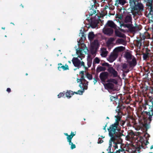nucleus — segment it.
Wrapping results in <instances>:
<instances>
[{"mask_svg":"<svg viewBox=\"0 0 153 153\" xmlns=\"http://www.w3.org/2000/svg\"><path fill=\"white\" fill-rule=\"evenodd\" d=\"M84 50V49L81 48H79L78 50H77L76 53L78 55V57H74L73 58L72 60L74 66L77 67L78 68L82 66L85 69H87V68L85 66L84 62L83 61L81 62L78 58V57H79L82 60V58L84 57L85 55L83 53V51Z\"/></svg>","mask_w":153,"mask_h":153,"instance_id":"f257e3e1","label":"nucleus"},{"mask_svg":"<svg viewBox=\"0 0 153 153\" xmlns=\"http://www.w3.org/2000/svg\"><path fill=\"white\" fill-rule=\"evenodd\" d=\"M122 115H117L114 116L115 122L113 124H124L126 122L127 123V124H130L131 123L133 124H137L135 123V120L133 117H128L126 120H123L122 118Z\"/></svg>","mask_w":153,"mask_h":153,"instance_id":"f03ea898","label":"nucleus"},{"mask_svg":"<svg viewBox=\"0 0 153 153\" xmlns=\"http://www.w3.org/2000/svg\"><path fill=\"white\" fill-rule=\"evenodd\" d=\"M120 128L119 125H111L108 129L109 132V135L112 137L114 134L117 137H119L121 135V133L118 131L120 130Z\"/></svg>","mask_w":153,"mask_h":153,"instance_id":"7ed1b4c3","label":"nucleus"},{"mask_svg":"<svg viewBox=\"0 0 153 153\" xmlns=\"http://www.w3.org/2000/svg\"><path fill=\"white\" fill-rule=\"evenodd\" d=\"M88 20L90 22V25L92 28L96 27L97 24L101 21V20L100 19V17L98 16H95L94 18L92 17L90 19H88Z\"/></svg>","mask_w":153,"mask_h":153,"instance_id":"20e7f679","label":"nucleus"},{"mask_svg":"<svg viewBox=\"0 0 153 153\" xmlns=\"http://www.w3.org/2000/svg\"><path fill=\"white\" fill-rule=\"evenodd\" d=\"M142 108L144 109V112L148 116V119L150 121H151L152 120V115H151L150 112H152L153 110V109L150 107L145 102L143 105Z\"/></svg>","mask_w":153,"mask_h":153,"instance_id":"39448f33","label":"nucleus"},{"mask_svg":"<svg viewBox=\"0 0 153 153\" xmlns=\"http://www.w3.org/2000/svg\"><path fill=\"white\" fill-rule=\"evenodd\" d=\"M94 4L91 5V7L88 10V15L89 16H92L93 14H95L97 16V13L96 12L97 10V6L96 4H97V2L96 0H93Z\"/></svg>","mask_w":153,"mask_h":153,"instance_id":"423d86ee","label":"nucleus"},{"mask_svg":"<svg viewBox=\"0 0 153 153\" xmlns=\"http://www.w3.org/2000/svg\"><path fill=\"white\" fill-rule=\"evenodd\" d=\"M121 25L125 27H126L128 28L129 31L131 32H135L136 30V29L140 30L138 26L134 27L133 26L132 23L125 24L123 23L121 24Z\"/></svg>","mask_w":153,"mask_h":153,"instance_id":"0eeeda50","label":"nucleus"},{"mask_svg":"<svg viewBox=\"0 0 153 153\" xmlns=\"http://www.w3.org/2000/svg\"><path fill=\"white\" fill-rule=\"evenodd\" d=\"M109 74L107 72H103L99 75V77L102 83H105L108 79Z\"/></svg>","mask_w":153,"mask_h":153,"instance_id":"6e6552de","label":"nucleus"},{"mask_svg":"<svg viewBox=\"0 0 153 153\" xmlns=\"http://www.w3.org/2000/svg\"><path fill=\"white\" fill-rule=\"evenodd\" d=\"M146 3V6L147 7L146 10L149 11V13L153 14V0H145Z\"/></svg>","mask_w":153,"mask_h":153,"instance_id":"1a4fd4ad","label":"nucleus"},{"mask_svg":"<svg viewBox=\"0 0 153 153\" xmlns=\"http://www.w3.org/2000/svg\"><path fill=\"white\" fill-rule=\"evenodd\" d=\"M118 54L117 53L115 52H113L111 53L107 60L110 62L111 63L114 62L117 57Z\"/></svg>","mask_w":153,"mask_h":153,"instance_id":"9d476101","label":"nucleus"},{"mask_svg":"<svg viewBox=\"0 0 153 153\" xmlns=\"http://www.w3.org/2000/svg\"><path fill=\"white\" fill-rule=\"evenodd\" d=\"M103 32L105 34L108 36H111L114 33V30L111 28L104 27L102 29Z\"/></svg>","mask_w":153,"mask_h":153,"instance_id":"9b49d317","label":"nucleus"},{"mask_svg":"<svg viewBox=\"0 0 153 153\" xmlns=\"http://www.w3.org/2000/svg\"><path fill=\"white\" fill-rule=\"evenodd\" d=\"M143 9V6L142 4L139 3V2L132 8V10H137L140 11L142 10Z\"/></svg>","mask_w":153,"mask_h":153,"instance_id":"f8f14e48","label":"nucleus"},{"mask_svg":"<svg viewBox=\"0 0 153 153\" xmlns=\"http://www.w3.org/2000/svg\"><path fill=\"white\" fill-rule=\"evenodd\" d=\"M124 22L126 24L132 23V18L131 15H127L126 16L124 19Z\"/></svg>","mask_w":153,"mask_h":153,"instance_id":"ddd939ff","label":"nucleus"},{"mask_svg":"<svg viewBox=\"0 0 153 153\" xmlns=\"http://www.w3.org/2000/svg\"><path fill=\"white\" fill-rule=\"evenodd\" d=\"M107 70L110 74L113 75V77L117 76V72L112 67L109 68Z\"/></svg>","mask_w":153,"mask_h":153,"instance_id":"4468645a","label":"nucleus"},{"mask_svg":"<svg viewBox=\"0 0 153 153\" xmlns=\"http://www.w3.org/2000/svg\"><path fill=\"white\" fill-rule=\"evenodd\" d=\"M127 3V2L126 0H116L115 5L118 7L119 5L123 6Z\"/></svg>","mask_w":153,"mask_h":153,"instance_id":"2eb2a0df","label":"nucleus"},{"mask_svg":"<svg viewBox=\"0 0 153 153\" xmlns=\"http://www.w3.org/2000/svg\"><path fill=\"white\" fill-rule=\"evenodd\" d=\"M106 25L109 27L114 29L117 28V25L115 24L114 22L111 20H108L107 21Z\"/></svg>","mask_w":153,"mask_h":153,"instance_id":"dca6fc26","label":"nucleus"},{"mask_svg":"<svg viewBox=\"0 0 153 153\" xmlns=\"http://www.w3.org/2000/svg\"><path fill=\"white\" fill-rule=\"evenodd\" d=\"M145 102L153 109V98L152 97H150L149 99L146 101Z\"/></svg>","mask_w":153,"mask_h":153,"instance_id":"f3484780","label":"nucleus"},{"mask_svg":"<svg viewBox=\"0 0 153 153\" xmlns=\"http://www.w3.org/2000/svg\"><path fill=\"white\" fill-rule=\"evenodd\" d=\"M126 62L130 67H134L137 65V61L134 57L131 61L128 60Z\"/></svg>","mask_w":153,"mask_h":153,"instance_id":"a211bd4d","label":"nucleus"},{"mask_svg":"<svg viewBox=\"0 0 153 153\" xmlns=\"http://www.w3.org/2000/svg\"><path fill=\"white\" fill-rule=\"evenodd\" d=\"M125 49V47L120 46L116 48L114 50V51L117 53L118 54L119 52L123 51Z\"/></svg>","mask_w":153,"mask_h":153,"instance_id":"6ab92c4d","label":"nucleus"},{"mask_svg":"<svg viewBox=\"0 0 153 153\" xmlns=\"http://www.w3.org/2000/svg\"><path fill=\"white\" fill-rule=\"evenodd\" d=\"M132 55L128 52H126L124 54V57L126 59V61L130 60L132 59Z\"/></svg>","mask_w":153,"mask_h":153,"instance_id":"aec40b11","label":"nucleus"},{"mask_svg":"<svg viewBox=\"0 0 153 153\" xmlns=\"http://www.w3.org/2000/svg\"><path fill=\"white\" fill-rule=\"evenodd\" d=\"M129 3L132 9L138 3V0H129Z\"/></svg>","mask_w":153,"mask_h":153,"instance_id":"412c9836","label":"nucleus"},{"mask_svg":"<svg viewBox=\"0 0 153 153\" xmlns=\"http://www.w3.org/2000/svg\"><path fill=\"white\" fill-rule=\"evenodd\" d=\"M105 88L107 89L112 90L113 89L114 87V85L111 83H108L105 84L104 85Z\"/></svg>","mask_w":153,"mask_h":153,"instance_id":"4be33fe9","label":"nucleus"},{"mask_svg":"<svg viewBox=\"0 0 153 153\" xmlns=\"http://www.w3.org/2000/svg\"><path fill=\"white\" fill-rule=\"evenodd\" d=\"M65 94L68 98H70L74 95L73 91L71 90H67L66 92L65 91Z\"/></svg>","mask_w":153,"mask_h":153,"instance_id":"5701e85b","label":"nucleus"},{"mask_svg":"<svg viewBox=\"0 0 153 153\" xmlns=\"http://www.w3.org/2000/svg\"><path fill=\"white\" fill-rule=\"evenodd\" d=\"M105 70L106 68L105 67L99 66L97 68L96 72L98 73L101 71H104Z\"/></svg>","mask_w":153,"mask_h":153,"instance_id":"b1692460","label":"nucleus"},{"mask_svg":"<svg viewBox=\"0 0 153 153\" xmlns=\"http://www.w3.org/2000/svg\"><path fill=\"white\" fill-rule=\"evenodd\" d=\"M116 35L118 37L123 38L124 37L125 35L119 31H115Z\"/></svg>","mask_w":153,"mask_h":153,"instance_id":"393cba45","label":"nucleus"},{"mask_svg":"<svg viewBox=\"0 0 153 153\" xmlns=\"http://www.w3.org/2000/svg\"><path fill=\"white\" fill-rule=\"evenodd\" d=\"M144 137L146 138V141H144V144L146 145H147L149 143L148 140L149 139L148 138L149 137V135L147 133H146L144 134Z\"/></svg>","mask_w":153,"mask_h":153,"instance_id":"a878e982","label":"nucleus"},{"mask_svg":"<svg viewBox=\"0 0 153 153\" xmlns=\"http://www.w3.org/2000/svg\"><path fill=\"white\" fill-rule=\"evenodd\" d=\"M142 39H141L140 40L136 41V45L137 47H138L140 49L141 47L142 46Z\"/></svg>","mask_w":153,"mask_h":153,"instance_id":"bb28decb","label":"nucleus"},{"mask_svg":"<svg viewBox=\"0 0 153 153\" xmlns=\"http://www.w3.org/2000/svg\"><path fill=\"white\" fill-rule=\"evenodd\" d=\"M62 68L63 70H69V67L68 65L65 64V66L64 65L61 66H59L58 67V69L59 70H60V68Z\"/></svg>","mask_w":153,"mask_h":153,"instance_id":"cd10ccee","label":"nucleus"},{"mask_svg":"<svg viewBox=\"0 0 153 153\" xmlns=\"http://www.w3.org/2000/svg\"><path fill=\"white\" fill-rule=\"evenodd\" d=\"M94 37V33L92 32H90L88 34V38L90 40L93 39Z\"/></svg>","mask_w":153,"mask_h":153,"instance_id":"c85d7f7f","label":"nucleus"},{"mask_svg":"<svg viewBox=\"0 0 153 153\" xmlns=\"http://www.w3.org/2000/svg\"><path fill=\"white\" fill-rule=\"evenodd\" d=\"M79 80L81 81V83L79 85V86L81 88H82L83 85H84L83 84L82 82V81H86V80L84 79V75H81V79H80Z\"/></svg>","mask_w":153,"mask_h":153,"instance_id":"c756f323","label":"nucleus"},{"mask_svg":"<svg viewBox=\"0 0 153 153\" xmlns=\"http://www.w3.org/2000/svg\"><path fill=\"white\" fill-rule=\"evenodd\" d=\"M143 60H146L149 59L150 57V54H148L147 53H143Z\"/></svg>","mask_w":153,"mask_h":153,"instance_id":"7c9ffc66","label":"nucleus"},{"mask_svg":"<svg viewBox=\"0 0 153 153\" xmlns=\"http://www.w3.org/2000/svg\"><path fill=\"white\" fill-rule=\"evenodd\" d=\"M92 46L94 47H96L99 45V43L97 40H95L92 44Z\"/></svg>","mask_w":153,"mask_h":153,"instance_id":"2f4dec72","label":"nucleus"},{"mask_svg":"<svg viewBox=\"0 0 153 153\" xmlns=\"http://www.w3.org/2000/svg\"><path fill=\"white\" fill-rule=\"evenodd\" d=\"M107 82H111L115 84H117V81L114 79H108L107 81Z\"/></svg>","mask_w":153,"mask_h":153,"instance_id":"473e14b6","label":"nucleus"},{"mask_svg":"<svg viewBox=\"0 0 153 153\" xmlns=\"http://www.w3.org/2000/svg\"><path fill=\"white\" fill-rule=\"evenodd\" d=\"M92 59L91 58H88L87 59V65L88 68L90 67L91 65Z\"/></svg>","mask_w":153,"mask_h":153,"instance_id":"72a5a7b5","label":"nucleus"},{"mask_svg":"<svg viewBox=\"0 0 153 153\" xmlns=\"http://www.w3.org/2000/svg\"><path fill=\"white\" fill-rule=\"evenodd\" d=\"M85 35L84 32H82L81 33V37L80 41H81V40L82 41H84V40H85Z\"/></svg>","mask_w":153,"mask_h":153,"instance_id":"f704fd0d","label":"nucleus"},{"mask_svg":"<svg viewBox=\"0 0 153 153\" xmlns=\"http://www.w3.org/2000/svg\"><path fill=\"white\" fill-rule=\"evenodd\" d=\"M115 111L117 112V115H122V111L120 110V109L119 108V106H117L116 109L115 110Z\"/></svg>","mask_w":153,"mask_h":153,"instance_id":"c9c22d12","label":"nucleus"},{"mask_svg":"<svg viewBox=\"0 0 153 153\" xmlns=\"http://www.w3.org/2000/svg\"><path fill=\"white\" fill-rule=\"evenodd\" d=\"M108 54V51H103L102 52L101 55L102 57H105L107 56Z\"/></svg>","mask_w":153,"mask_h":153,"instance_id":"e433bc0d","label":"nucleus"},{"mask_svg":"<svg viewBox=\"0 0 153 153\" xmlns=\"http://www.w3.org/2000/svg\"><path fill=\"white\" fill-rule=\"evenodd\" d=\"M125 42V40L122 39H119L116 41V42L119 44H122Z\"/></svg>","mask_w":153,"mask_h":153,"instance_id":"4c0bfd02","label":"nucleus"},{"mask_svg":"<svg viewBox=\"0 0 153 153\" xmlns=\"http://www.w3.org/2000/svg\"><path fill=\"white\" fill-rule=\"evenodd\" d=\"M118 97L117 96L115 97L113 96L112 95H110V100L111 101H114L117 99Z\"/></svg>","mask_w":153,"mask_h":153,"instance_id":"58836bf2","label":"nucleus"},{"mask_svg":"<svg viewBox=\"0 0 153 153\" xmlns=\"http://www.w3.org/2000/svg\"><path fill=\"white\" fill-rule=\"evenodd\" d=\"M69 142V144L71 146V149H73L76 148V146L75 144H73L71 142V140H70V141H68Z\"/></svg>","mask_w":153,"mask_h":153,"instance_id":"ea45409f","label":"nucleus"},{"mask_svg":"<svg viewBox=\"0 0 153 153\" xmlns=\"http://www.w3.org/2000/svg\"><path fill=\"white\" fill-rule=\"evenodd\" d=\"M115 39L114 38H110L108 41V43L109 44H112V42Z\"/></svg>","mask_w":153,"mask_h":153,"instance_id":"a19ab883","label":"nucleus"},{"mask_svg":"<svg viewBox=\"0 0 153 153\" xmlns=\"http://www.w3.org/2000/svg\"><path fill=\"white\" fill-rule=\"evenodd\" d=\"M65 94V91H63L62 92H61L59 93L57 95L58 98H60L61 97H63Z\"/></svg>","mask_w":153,"mask_h":153,"instance_id":"79ce46f5","label":"nucleus"},{"mask_svg":"<svg viewBox=\"0 0 153 153\" xmlns=\"http://www.w3.org/2000/svg\"><path fill=\"white\" fill-rule=\"evenodd\" d=\"M93 79L94 80L93 82L94 85L97 82L98 80H100L99 79L98 77V76L97 75L95 76V77Z\"/></svg>","mask_w":153,"mask_h":153,"instance_id":"37998d69","label":"nucleus"},{"mask_svg":"<svg viewBox=\"0 0 153 153\" xmlns=\"http://www.w3.org/2000/svg\"><path fill=\"white\" fill-rule=\"evenodd\" d=\"M83 92L84 91H81V90H79L77 92H73V93L74 94H74H79V95H82Z\"/></svg>","mask_w":153,"mask_h":153,"instance_id":"c03bdc74","label":"nucleus"},{"mask_svg":"<svg viewBox=\"0 0 153 153\" xmlns=\"http://www.w3.org/2000/svg\"><path fill=\"white\" fill-rule=\"evenodd\" d=\"M100 60L97 57H96L94 59L93 61V63L95 62L96 63L98 64L100 63Z\"/></svg>","mask_w":153,"mask_h":153,"instance_id":"a18cd8bd","label":"nucleus"},{"mask_svg":"<svg viewBox=\"0 0 153 153\" xmlns=\"http://www.w3.org/2000/svg\"><path fill=\"white\" fill-rule=\"evenodd\" d=\"M87 78L90 80H91L92 79V76L91 74L87 73L86 74Z\"/></svg>","mask_w":153,"mask_h":153,"instance_id":"49530a36","label":"nucleus"},{"mask_svg":"<svg viewBox=\"0 0 153 153\" xmlns=\"http://www.w3.org/2000/svg\"><path fill=\"white\" fill-rule=\"evenodd\" d=\"M122 67L123 69H126L128 68V65L126 63H122Z\"/></svg>","mask_w":153,"mask_h":153,"instance_id":"de8ad7c7","label":"nucleus"},{"mask_svg":"<svg viewBox=\"0 0 153 153\" xmlns=\"http://www.w3.org/2000/svg\"><path fill=\"white\" fill-rule=\"evenodd\" d=\"M117 106H119V108L121 111L123 110L125 108V107L124 105L122 104H119V105Z\"/></svg>","mask_w":153,"mask_h":153,"instance_id":"09e8293b","label":"nucleus"},{"mask_svg":"<svg viewBox=\"0 0 153 153\" xmlns=\"http://www.w3.org/2000/svg\"><path fill=\"white\" fill-rule=\"evenodd\" d=\"M112 139H111L109 141V146L108 148V149L109 150H111V148L112 146Z\"/></svg>","mask_w":153,"mask_h":153,"instance_id":"8fccbe9b","label":"nucleus"},{"mask_svg":"<svg viewBox=\"0 0 153 153\" xmlns=\"http://www.w3.org/2000/svg\"><path fill=\"white\" fill-rule=\"evenodd\" d=\"M76 132H72L71 133V134L70 135V140H71L73 137L75 135Z\"/></svg>","mask_w":153,"mask_h":153,"instance_id":"3c124183","label":"nucleus"},{"mask_svg":"<svg viewBox=\"0 0 153 153\" xmlns=\"http://www.w3.org/2000/svg\"><path fill=\"white\" fill-rule=\"evenodd\" d=\"M108 8H109V7L108 6L106 5L105 6V7L103 8V11L104 12V13L105 14H107V12H106V10Z\"/></svg>","mask_w":153,"mask_h":153,"instance_id":"603ef678","label":"nucleus"},{"mask_svg":"<svg viewBox=\"0 0 153 153\" xmlns=\"http://www.w3.org/2000/svg\"><path fill=\"white\" fill-rule=\"evenodd\" d=\"M117 17L119 19L122 20L123 19V15H118L117 16Z\"/></svg>","mask_w":153,"mask_h":153,"instance_id":"864d4df0","label":"nucleus"},{"mask_svg":"<svg viewBox=\"0 0 153 153\" xmlns=\"http://www.w3.org/2000/svg\"><path fill=\"white\" fill-rule=\"evenodd\" d=\"M64 134L65 135L67 136V139L68 140V141H70V135H68L67 133H64Z\"/></svg>","mask_w":153,"mask_h":153,"instance_id":"5fc2aeb1","label":"nucleus"},{"mask_svg":"<svg viewBox=\"0 0 153 153\" xmlns=\"http://www.w3.org/2000/svg\"><path fill=\"white\" fill-rule=\"evenodd\" d=\"M102 65L103 66H106L108 67L109 66V65L108 63L105 62L102 64Z\"/></svg>","mask_w":153,"mask_h":153,"instance_id":"6e6d98bb","label":"nucleus"},{"mask_svg":"<svg viewBox=\"0 0 153 153\" xmlns=\"http://www.w3.org/2000/svg\"><path fill=\"white\" fill-rule=\"evenodd\" d=\"M145 50H146V52H145V53H147L148 54H150L149 53L150 51V50L149 49L147 48H146Z\"/></svg>","mask_w":153,"mask_h":153,"instance_id":"4d7b16f0","label":"nucleus"},{"mask_svg":"<svg viewBox=\"0 0 153 153\" xmlns=\"http://www.w3.org/2000/svg\"><path fill=\"white\" fill-rule=\"evenodd\" d=\"M115 149L118 148V146L117 143H114V146Z\"/></svg>","mask_w":153,"mask_h":153,"instance_id":"13d9d810","label":"nucleus"},{"mask_svg":"<svg viewBox=\"0 0 153 153\" xmlns=\"http://www.w3.org/2000/svg\"><path fill=\"white\" fill-rule=\"evenodd\" d=\"M7 91L8 93H10L11 92V90L10 88H7L6 90Z\"/></svg>","mask_w":153,"mask_h":153,"instance_id":"bf43d9fd","label":"nucleus"},{"mask_svg":"<svg viewBox=\"0 0 153 153\" xmlns=\"http://www.w3.org/2000/svg\"><path fill=\"white\" fill-rule=\"evenodd\" d=\"M120 152H121V153H124V151L121 150H118V151H117V153H120Z\"/></svg>","mask_w":153,"mask_h":153,"instance_id":"052dcab7","label":"nucleus"},{"mask_svg":"<svg viewBox=\"0 0 153 153\" xmlns=\"http://www.w3.org/2000/svg\"><path fill=\"white\" fill-rule=\"evenodd\" d=\"M129 71V70L128 69H127L126 71H124L123 72L124 73H128Z\"/></svg>","mask_w":153,"mask_h":153,"instance_id":"680f3d73","label":"nucleus"},{"mask_svg":"<svg viewBox=\"0 0 153 153\" xmlns=\"http://www.w3.org/2000/svg\"><path fill=\"white\" fill-rule=\"evenodd\" d=\"M79 74H82V75H84V71H81Z\"/></svg>","mask_w":153,"mask_h":153,"instance_id":"e2e57ef3","label":"nucleus"},{"mask_svg":"<svg viewBox=\"0 0 153 153\" xmlns=\"http://www.w3.org/2000/svg\"><path fill=\"white\" fill-rule=\"evenodd\" d=\"M87 88V86L86 85H84L83 90L86 89Z\"/></svg>","mask_w":153,"mask_h":153,"instance_id":"0e129e2a","label":"nucleus"},{"mask_svg":"<svg viewBox=\"0 0 153 153\" xmlns=\"http://www.w3.org/2000/svg\"><path fill=\"white\" fill-rule=\"evenodd\" d=\"M82 48H84V47L86 48V47L85 46V45L84 43H83L82 44Z\"/></svg>","mask_w":153,"mask_h":153,"instance_id":"69168bd1","label":"nucleus"},{"mask_svg":"<svg viewBox=\"0 0 153 153\" xmlns=\"http://www.w3.org/2000/svg\"><path fill=\"white\" fill-rule=\"evenodd\" d=\"M143 90H145V91H147V90H148V87H144Z\"/></svg>","mask_w":153,"mask_h":153,"instance_id":"338daca9","label":"nucleus"},{"mask_svg":"<svg viewBox=\"0 0 153 153\" xmlns=\"http://www.w3.org/2000/svg\"><path fill=\"white\" fill-rule=\"evenodd\" d=\"M103 142V140H101L100 141H99L98 142V143H102Z\"/></svg>","mask_w":153,"mask_h":153,"instance_id":"774afa93","label":"nucleus"}]
</instances>
